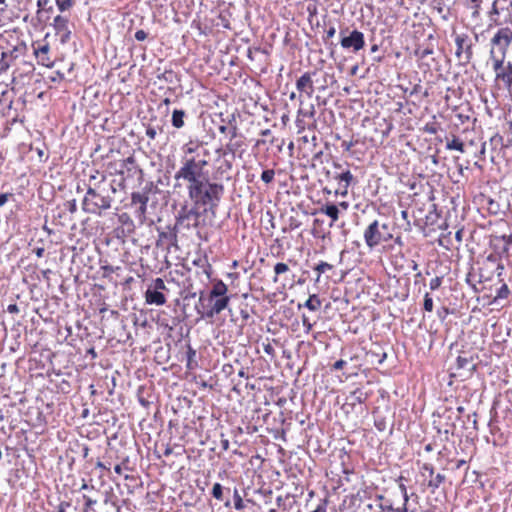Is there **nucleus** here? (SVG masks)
I'll list each match as a JSON object with an SVG mask.
<instances>
[{"label":"nucleus","instance_id":"obj_13","mask_svg":"<svg viewBox=\"0 0 512 512\" xmlns=\"http://www.w3.org/2000/svg\"><path fill=\"white\" fill-rule=\"evenodd\" d=\"M315 74H316V72H305L296 81V89L300 93H305L308 97H311L314 93V84H313V80H312V75H315Z\"/></svg>","mask_w":512,"mask_h":512},{"label":"nucleus","instance_id":"obj_40","mask_svg":"<svg viewBox=\"0 0 512 512\" xmlns=\"http://www.w3.org/2000/svg\"><path fill=\"white\" fill-rule=\"evenodd\" d=\"M289 270V267L287 264L285 263H282V262H279L277 263L275 266H274V272L276 274L275 278H274V282L277 281V276L282 274V273H285Z\"/></svg>","mask_w":512,"mask_h":512},{"label":"nucleus","instance_id":"obj_27","mask_svg":"<svg viewBox=\"0 0 512 512\" xmlns=\"http://www.w3.org/2000/svg\"><path fill=\"white\" fill-rule=\"evenodd\" d=\"M444 480L445 476L443 474L438 473L429 480L428 486L432 488V490L434 491L444 482Z\"/></svg>","mask_w":512,"mask_h":512},{"label":"nucleus","instance_id":"obj_39","mask_svg":"<svg viewBox=\"0 0 512 512\" xmlns=\"http://www.w3.org/2000/svg\"><path fill=\"white\" fill-rule=\"evenodd\" d=\"M510 294V289L509 287L507 286V284H503L498 290H497V295L495 297V300L497 299H505L509 296Z\"/></svg>","mask_w":512,"mask_h":512},{"label":"nucleus","instance_id":"obj_9","mask_svg":"<svg viewBox=\"0 0 512 512\" xmlns=\"http://www.w3.org/2000/svg\"><path fill=\"white\" fill-rule=\"evenodd\" d=\"M456 51L455 56L462 61L463 64H468L473 56L472 42L469 36L465 33L457 34L455 36Z\"/></svg>","mask_w":512,"mask_h":512},{"label":"nucleus","instance_id":"obj_58","mask_svg":"<svg viewBox=\"0 0 512 512\" xmlns=\"http://www.w3.org/2000/svg\"><path fill=\"white\" fill-rule=\"evenodd\" d=\"M187 354H188V365H189V364H190L191 359L196 355V352H195V350H194V349H192L191 347H189Z\"/></svg>","mask_w":512,"mask_h":512},{"label":"nucleus","instance_id":"obj_62","mask_svg":"<svg viewBox=\"0 0 512 512\" xmlns=\"http://www.w3.org/2000/svg\"><path fill=\"white\" fill-rule=\"evenodd\" d=\"M462 235H463V230L460 229L458 230L456 233H455V238L456 240L460 243L462 242Z\"/></svg>","mask_w":512,"mask_h":512},{"label":"nucleus","instance_id":"obj_29","mask_svg":"<svg viewBox=\"0 0 512 512\" xmlns=\"http://www.w3.org/2000/svg\"><path fill=\"white\" fill-rule=\"evenodd\" d=\"M350 398L352 399V404L354 405L355 403H363L367 399V396L360 389H356L351 393Z\"/></svg>","mask_w":512,"mask_h":512},{"label":"nucleus","instance_id":"obj_51","mask_svg":"<svg viewBox=\"0 0 512 512\" xmlns=\"http://www.w3.org/2000/svg\"><path fill=\"white\" fill-rule=\"evenodd\" d=\"M347 364V362L345 360H338L336 361L334 364H333V369L334 370H340L342 369L345 365Z\"/></svg>","mask_w":512,"mask_h":512},{"label":"nucleus","instance_id":"obj_28","mask_svg":"<svg viewBox=\"0 0 512 512\" xmlns=\"http://www.w3.org/2000/svg\"><path fill=\"white\" fill-rule=\"evenodd\" d=\"M333 269V265L327 263V262H324V261H321L319 264H317V266L314 268V270L317 272V278H316V281L318 282L319 279H320V276L322 273L328 271V270H332Z\"/></svg>","mask_w":512,"mask_h":512},{"label":"nucleus","instance_id":"obj_5","mask_svg":"<svg viewBox=\"0 0 512 512\" xmlns=\"http://www.w3.org/2000/svg\"><path fill=\"white\" fill-rule=\"evenodd\" d=\"M230 302V296H218L214 300H210V297L201 292L196 305L198 314L204 319H212L214 316L220 314L225 310Z\"/></svg>","mask_w":512,"mask_h":512},{"label":"nucleus","instance_id":"obj_20","mask_svg":"<svg viewBox=\"0 0 512 512\" xmlns=\"http://www.w3.org/2000/svg\"><path fill=\"white\" fill-rule=\"evenodd\" d=\"M185 116H186V113L184 110L175 109L172 113V119H171L172 126L177 129L182 128L184 126Z\"/></svg>","mask_w":512,"mask_h":512},{"label":"nucleus","instance_id":"obj_15","mask_svg":"<svg viewBox=\"0 0 512 512\" xmlns=\"http://www.w3.org/2000/svg\"><path fill=\"white\" fill-rule=\"evenodd\" d=\"M144 296H145V302L148 305L162 306L167 301L163 292L153 290L152 287L147 288Z\"/></svg>","mask_w":512,"mask_h":512},{"label":"nucleus","instance_id":"obj_1","mask_svg":"<svg viewBox=\"0 0 512 512\" xmlns=\"http://www.w3.org/2000/svg\"><path fill=\"white\" fill-rule=\"evenodd\" d=\"M197 163H191L185 168H179L174 175L178 182L183 180L187 182V191L190 200L196 206H208L211 210L218 207L224 193V186L220 183L209 181V172L207 169H201Z\"/></svg>","mask_w":512,"mask_h":512},{"label":"nucleus","instance_id":"obj_47","mask_svg":"<svg viewBox=\"0 0 512 512\" xmlns=\"http://www.w3.org/2000/svg\"><path fill=\"white\" fill-rule=\"evenodd\" d=\"M70 507V502H67V501H62L60 502V504L57 506V510L56 512H66V509Z\"/></svg>","mask_w":512,"mask_h":512},{"label":"nucleus","instance_id":"obj_7","mask_svg":"<svg viewBox=\"0 0 512 512\" xmlns=\"http://www.w3.org/2000/svg\"><path fill=\"white\" fill-rule=\"evenodd\" d=\"M200 212L195 207H188L183 205L176 217L174 230H190L197 228L199 225Z\"/></svg>","mask_w":512,"mask_h":512},{"label":"nucleus","instance_id":"obj_10","mask_svg":"<svg viewBox=\"0 0 512 512\" xmlns=\"http://www.w3.org/2000/svg\"><path fill=\"white\" fill-rule=\"evenodd\" d=\"M340 35L342 36L340 44L344 49H352L357 53L365 46V37L361 31L353 30L347 36L344 35V31H341Z\"/></svg>","mask_w":512,"mask_h":512},{"label":"nucleus","instance_id":"obj_41","mask_svg":"<svg viewBox=\"0 0 512 512\" xmlns=\"http://www.w3.org/2000/svg\"><path fill=\"white\" fill-rule=\"evenodd\" d=\"M423 307L426 311L431 312L433 310V299L429 293L424 295Z\"/></svg>","mask_w":512,"mask_h":512},{"label":"nucleus","instance_id":"obj_64","mask_svg":"<svg viewBox=\"0 0 512 512\" xmlns=\"http://www.w3.org/2000/svg\"><path fill=\"white\" fill-rule=\"evenodd\" d=\"M410 264H411V269H412L413 271H416V272H417V271H419V266H418V264H417V262H416V261L411 260Z\"/></svg>","mask_w":512,"mask_h":512},{"label":"nucleus","instance_id":"obj_43","mask_svg":"<svg viewBox=\"0 0 512 512\" xmlns=\"http://www.w3.org/2000/svg\"><path fill=\"white\" fill-rule=\"evenodd\" d=\"M442 284V278L441 277H435L431 279L429 283V287L431 290H437Z\"/></svg>","mask_w":512,"mask_h":512},{"label":"nucleus","instance_id":"obj_37","mask_svg":"<svg viewBox=\"0 0 512 512\" xmlns=\"http://www.w3.org/2000/svg\"><path fill=\"white\" fill-rule=\"evenodd\" d=\"M150 287H152L153 290H157L160 292L168 290L162 278H156Z\"/></svg>","mask_w":512,"mask_h":512},{"label":"nucleus","instance_id":"obj_45","mask_svg":"<svg viewBox=\"0 0 512 512\" xmlns=\"http://www.w3.org/2000/svg\"><path fill=\"white\" fill-rule=\"evenodd\" d=\"M134 36L137 41H144L148 34L144 30H137Z\"/></svg>","mask_w":512,"mask_h":512},{"label":"nucleus","instance_id":"obj_35","mask_svg":"<svg viewBox=\"0 0 512 512\" xmlns=\"http://www.w3.org/2000/svg\"><path fill=\"white\" fill-rule=\"evenodd\" d=\"M233 499H234L235 509H237V510L244 509V507H245L244 502H243L242 497L239 494V491L237 489L234 490Z\"/></svg>","mask_w":512,"mask_h":512},{"label":"nucleus","instance_id":"obj_14","mask_svg":"<svg viewBox=\"0 0 512 512\" xmlns=\"http://www.w3.org/2000/svg\"><path fill=\"white\" fill-rule=\"evenodd\" d=\"M149 201L148 193L146 192H133L131 195V203L133 205H139L137 214L140 218H145L147 212V203Z\"/></svg>","mask_w":512,"mask_h":512},{"label":"nucleus","instance_id":"obj_12","mask_svg":"<svg viewBox=\"0 0 512 512\" xmlns=\"http://www.w3.org/2000/svg\"><path fill=\"white\" fill-rule=\"evenodd\" d=\"M69 20L65 16L58 15L54 18L53 28L57 35H60L61 43H66L71 37V30L68 26Z\"/></svg>","mask_w":512,"mask_h":512},{"label":"nucleus","instance_id":"obj_55","mask_svg":"<svg viewBox=\"0 0 512 512\" xmlns=\"http://www.w3.org/2000/svg\"><path fill=\"white\" fill-rule=\"evenodd\" d=\"M299 113H302L304 116H308L310 118H313L314 115H315V107L314 105H311L310 107V110L307 111V112H302L301 110H299Z\"/></svg>","mask_w":512,"mask_h":512},{"label":"nucleus","instance_id":"obj_16","mask_svg":"<svg viewBox=\"0 0 512 512\" xmlns=\"http://www.w3.org/2000/svg\"><path fill=\"white\" fill-rule=\"evenodd\" d=\"M318 212L331 219L330 227L339 219L340 211L338 205L334 203L327 202L318 209Z\"/></svg>","mask_w":512,"mask_h":512},{"label":"nucleus","instance_id":"obj_17","mask_svg":"<svg viewBox=\"0 0 512 512\" xmlns=\"http://www.w3.org/2000/svg\"><path fill=\"white\" fill-rule=\"evenodd\" d=\"M228 287L222 280H215L210 292L206 295V297H210V300H214L215 297L218 296H228Z\"/></svg>","mask_w":512,"mask_h":512},{"label":"nucleus","instance_id":"obj_2","mask_svg":"<svg viewBox=\"0 0 512 512\" xmlns=\"http://www.w3.org/2000/svg\"><path fill=\"white\" fill-rule=\"evenodd\" d=\"M117 192L116 181H107L103 172L93 170L89 174L87 192L82 201V209L86 213L100 215L112 207Z\"/></svg>","mask_w":512,"mask_h":512},{"label":"nucleus","instance_id":"obj_48","mask_svg":"<svg viewBox=\"0 0 512 512\" xmlns=\"http://www.w3.org/2000/svg\"><path fill=\"white\" fill-rule=\"evenodd\" d=\"M326 505H327V499H323L322 502L312 512H327Z\"/></svg>","mask_w":512,"mask_h":512},{"label":"nucleus","instance_id":"obj_44","mask_svg":"<svg viewBox=\"0 0 512 512\" xmlns=\"http://www.w3.org/2000/svg\"><path fill=\"white\" fill-rule=\"evenodd\" d=\"M302 324L305 327L306 333H309L313 328V324L310 322L309 318L305 314L302 315Z\"/></svg>","mask_w":512,"mask_h":512},{"label":"nucleus","instance_id":"obj_25","mask_svg":"<svg viewBox=\"0 0 512 512\" xmlns=\"http://www.w3.org/2000/svg\"><path fill=\"white\" fill-rule=\"evenodd\" d=\"M481 3H482V0H469V7L472 9L471 16L473 19L480 18Z\"/></svg>","mask_w":512,"mask_h":512},{"label":"nucleus","instance_id":"obj_42","mask_svg":"<svg viewBox=\"0 0 512 512\" xmlns=\"http://www.w3.org/2000/svg\"><path fill=\"white\" fill-rule=\"evenodd\" d=\"M48 4H49V0H38L37 6H38L39 10L37 13L39 14L41 12V10H43V9H47V11H52L53 7L52 6L47 7Z\"/></svg>","mask_w":512,"mask_h":512},{"label":"nucleus","instance_id":"obj_31","mask_svg":"<svg viewBox=\"0 0 512 512\" xmlns=\"http://www.w3.org/2000/svg\"><path fill=\"white\" fill-rule=\"evenodd\" d=\"M60 12H65L73 7L75 0H55Z\"/></svg>","mask_w":512,"mask_h":512},{"label":"nucleus","instance_id":"obj_24","mask_svg":"<svg viewBox=\"0 0 512 512\" xmlns=\"http://www.w3.org/2000/svg\"><path fill=\"white\" fill-rule=\"evenodd\" d=\"M456 365H457V368L458 369H463V370H468V371H471L474 369L475 365L473 364V362L466 358V357H462V356H459L456 360Z\"/></svg>","mask_w":512,"mask_h":512},{"label":"nucleus","instance_id":"obj_60","mask_svg":"<svg viewBox=\"0 0 512 512\" xmlns=\"http://www.w3.org/2000/svg\"><path fill=\"white\" fill-rule=\"evenodd\" d=\"M229 440L228 439H222L221 440V447L223 450L227 451L229 449Z\"/></svg>","mask_w":512,"mask_h":512},{"label":"nucleus","instance_id":"obj_34","mask_svg":"<svg viewBox=\"0 0 512 512\" xmlns=\"http://www.w3.org/2000/svg\"><path fill=\"white\" fill-rule=\"evenodd\" d=\"M379 508L382 511H389V512H408V508L406 507V505H402V507H399V508H394L392 504H389V505L379 504Z\"/></svg>","mask_w":512,"mask_h":512},{"label":"nucleus","instance_id":"obj_32","mask_svg":"<svg viewBox=\"0 0 512 512\" xmlns=\"http://www.w3.org/2000/svg\"><path fill=\"white\" fill-rule=\"evenodd\" d=\"M11 65V60H8V53L7 52H1V59H0V75L5 72Z\"/></svg>","mask_w":512,"mask_h":512},{"label":"nucleus","instance_id":"obj_26","mask_svg":"<svg viewBox=\"0 0 512 512\" xmlns=\"http://www.w3.org/2000/svg\"><path fill=\"white\" fill-rule=\"evenodd\" d=\"M25 50V44L21 43L17 46H14L12 50L6 51L8 53V60H15L19 57V54Z\"/></svg>","mask_w":512,"mask_h":512},{"label":"nucleus","instance_id":"obj_4","mask_svg":"<svg viewBox=\"0 0 512 512\" xmlns=\"http://www.w3.org/2000/svg\"><path fill=\"white\" fill-rule=\"evenodd\" d=\"M182 165L180 168H185L191 163H203L201 169H206L209 164L208 157L210 156L209 150L205 144L200 140H189L182 148Z\"/></svg>","mask_w":512,"mask_h":512},{"label":"nucleus","instance_id":"obj_11","mask_svg":"<svg viewBox=\"0 0 512 512\" xmlns=\"http://www.w3.org/2000/svg\"><path fill=\"white\" fill-rule=\"evenodd\" d=\"M333 179L339 185V188L335 190V195L346 196L349 186L355 183V178L349 169L334 173Z\"/></svg>","mask_w":512,"mask_h":512},{"label":"nucleus","instance_id":"obj_21","mask_svg":"<svg viewBox=\"0 0 512 512\" xmlns=\"http://www.w3.org/2000/svg\"><path fill=\"white\" fill-rule=\"evenodd\" d=\"M49 49L50 48H49L48 44H44V45L34 48V53H35L36 57L38 58L39 62L42 63L43 65H45V62L49 60V58L47 56Z\"/></svg>","mask_w":512,"mask_h":512},{"label":"nucleus","instance_id":"obj_22","mask_svg":"<svg viewBox=\"0 0 512 512\" xmlns=\"http://www.w3.org/2000/svg\"><path fill=\"white\" fill-rule=\"evenodd\" d=\"M243 146V141L241 138L237 139H230V141L226 144V151L224 154L230 153L232 155H235L239 149Z\"/></svg>","mask_w":512,"mask_h":512},{"label":"nucleus","instance_id":"obj_33","mask_svg":"<svg viewBox=\"0 0 512 512\" xmlns=\"http://www.w3.org/2000/svg\"><path fill=\"white\" fill-rule=\"evenodd\" d=\"M83 500H84L83 512H90L93 509V506L95 504H97V500L91 498L88 495H83Z\"/></svg>","mask_w":512,"mask_h":512},{"label":"nucleus","instance_id":"obj_50","mask_svg":"<svg viewBox=\"0 0 512 512\" xmlns=\"http://www.w3.org/2000/svg\"><path fill=\"white\" fill-rule=\"evenodd\" d=\"M424 131L429 133V134H436L437 133V128L435 127L434 124H426L425 127H424Z\"/></svg>","mask_w":512,"mask_h":512},{"label":"nucleus","instance_id":"obj_49","mask_svg":"<svg viewBox=\"0 0 512 512\" xmlns=\"http://www.w3.org/2000/svg\"><path fill=\"white\" fill-rule=\"evenodd\" d=\"M13 195L11 193H2L0 194V207L4 206L5 203L8 201L9 197H12Z\"/></svg>","mask_w":512,"mask_h":512},{"label":"nucleus","instance_id":"obj_30","mask_svg":"<svg viewBox=\"0 0 512 512\" xmlns=\"http://www.w3.org/2000/svg\"><path fill=\"white\" fill-rule=\"evenodd\" d=\"M500 15V9L498 7V0H493L491 10L488 12L490 20L497 22V17Z\"/></svg>","mask_w":512,"mask_h":512},{"label":"nucleus","instance_id":"obj_38","mask_svg":"<svg viewBox=\"0 0 512 512\" xmlns=\"http://www.w3.org/2000/svg\"><path fill=\"white\" fill-rule=\"evenodd\" d=\"M212 495L215 499L221 501L223 498V487L220 483H215L212 488Z\"/></svg>","mask_w":512,"mask_h":512},{"label":"nucleus","instance_id":"obj_53","mask_svg":"<svg viewBox=\"0 0 512 512\" xmlns=\"http://www.w3.org/2000/svg\"><path fill=\"white\" fill-rule=\"evenodd\" d=\"M335 33H336V28L334 26H330L326 30V37H325V39H329V38L334 37Z\"/></svg>","mask_w":512,"mask_h":512},{"label":"nucleus","instance_id":"obj_46","mask_svg":"<svg viewBox=\"0 0 512 512\" xmlns=\"http://www.w3.org/2000/svg\"><path fill=\"white\" fill-rule=\"evenodd\" d=\"M156 135H157V131L154 127H148L146 129V136L149 139L154 140L156 138Z\"/></svg>","mask_w":512,"mask_h":512},{"label":"nucleus","instance_id":"obj_3","mask_svg":"<svg viewBox=\"0 0 512 512\" xmlns=\"http://www.w3.org/2000/svg\"><path fill=\"white\" fill-rule=\"evenodd\" d=\"M512 46V24L498 28L489 41V62L506 60Z\"/></svg>","mask_w":512,"mask_h":512},{"label":"nucleus","instance_id":"obj_6","mask_svg":"<svg viewBox=\"0 0 512 512\" xmlns=\"http://www.w3.org/2000/svg\"><path fill=\"white\" fill-rule=\"evenodd\" d=\"M388 228V224H380L378 220L371 222L364 230L363 234L367 247L373 249L383 242L390 241L393 235L388 232Z\"/></svg>","mask_w":512,"mask_h":512},{"label":"nucleus","instance_id":"obj_23","mask_svg":"<svg viewBox=\"0 0 512 512\" xmlns=\"http://www.w3.org/2000/svg\"><path fill=\"white\" fill-rule=\"evenodd\" d=\"M446 149L448 150H457L461 153H464V143L456 136L453 137L451 141H447Z\"/></svg>","mask_w":512,"mask_h":512},{"label":"nucleus","instance_id":"obj_52","mask_svg":"<svg viewBox=\"0 0 512 512\" xmlns=\"http://www.w3.org/2000/svg\"><path fill=\"white\" fill-rule=\"evenodd\" d=\"M7 311L11 314H18L19 307L16 304H9L7 307Z\"/></svg>","mask_w":512,"mask_h":512},{"label":"nucleus","instance_id":"obj_63","mask_svg":"<svg viewBox=\"0 0 512 512\" xmlns=\"http://www.w3.org/2000/svg\"><path fill=\"white\" fill-rule=\"evenodd\" d=\"M502 238L505 241L506 245L512 244V235H509V236L504 235Z\"/></svg>","mask_w":512,"mask_h":512},{"label":"nucleus","instance_id":"obj_18","mask_svg":"<svg viewBox=\"0 0 512 512\" xmlns=\"http://www.w3.org/2000/svg\"><path fill=\"white\" fill-rule=\"evenodd\" d=\"M321 305L322 302L319 299L318 295L313 294L310 295V297L305 301L304 304H298V308L301 309L302 307H305L310 311H317L321 308Z\"/></svg>","mask_w":512,"mask_h":512},{"label":"nucleus","instance_id":"obj_36","mask_svg":"<svg viewBox=\"0 0 512 512\" xmlns=\"http://www.w3.org/2000/svg\"><path fill=\"white\" fill-rule=\"evenodd\" d=\"M275 171L273 169L264 170L261 174V179L266 184L271 183L274 180Z\"/></svg>","mask_w":512,"mask_h":512},{"label":"nucleus","instance_id":"obj_19","mask_svg":"<svg viewBox=\"0 0 512 512\" xmlns=\"http://www.w3.org/2000/svg\"><path fill=\"white\" fill-rule=\"evenodd\" d=\"M163 241H168L170 244H174L177 241L176 230L173 232L159 231L158 239L156 241V246L157 247L162 246Z\"/></svg>","mask_w":512,"mask_h":512},{"label":"nucleus","instance_id":"obj_56","mask_svg":"<svg viewBox=\"0 0 512 512\" xmlns=\"http://www.w3.org/2000/svg\"><path fill=\"white\" fill-rule=\"evenodd\" d=\"M353 142L351 141H343L342 142V147L344 148L345 151H349L352 147H353Z\"/></svg>","mask_w":512,"mask_h":512},{"label":"nucleus","instance_id":"obj_54","mask_svg":"<svg viewBox=\"0 0 512 512\" xmlns=\"http://www.w3.org/2000/svg\"><path fill=\"white\" fill-rule=\"evenodd\" d=\"M68 210L70 213H75L77 211L76 200H72L68 202Z\"/></svg>","mask_w":512,"mask_h":512},{"label":"nucleus","instance_id":"obj_57","mask_svg":"<svg viewBox=\"0 0 512 512\" xmlns=\"http://www.w3.org/2000/svg\"><path fill=\"white\" fill-rule=\"evenodd\" d=\"M230 134H231L230 139H233V140H234V139L239 138V137H238V129H237V127H236V126H234V127L231 129Z\"/></svg>","mask_w":512,"mask_h":512},{"label":"nucleus","instance_id":"obj_59","mask_svg":"<svg viewBox=\"0 0 512 512\" xmlns=\"http://www.w3.org/2000/svg\"><path fill=\"white\" fill-rule=\"evenodd\" d=\"M264 351L268 355H273V353H274V349L270 344H267L264 346Z\"/></svg>","mask_w":512,"mask_h":512},{"label":"nucleus","instance_id":"obj_61","mask_svg":"<svg viewBox=\"0 0 512 512\" xmlns=\"http://www.w3.org/2000/svg\"><path fill=\"white\" fill-rule=\"evenodd\" d=\"M37 257H42L44 255L45 249L43 247H38L34 250Z\"/></svg>","mask_w":512,"mask_h":512},{"label":"nucleus","instance_id":"obj_8","mask_svg":"<svg viewBox=\"0 0 512 512\" xmlns=\"http://www.w3.org/2000/svg\"><path fill=\"white\" fill-rule=\"evenodd\" d=\"M491 67L495 74V82L501 83L505 88L512 87V61H491Z\"/></svg>","mask_w":512,"mask_h":512}]
</instances>
